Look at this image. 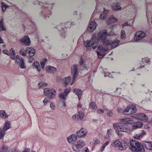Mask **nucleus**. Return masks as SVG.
I'll list each match as a JSON object with an SVG mask.
<instances>
[{
  "instance_id": "1",
  "label": "nucleus",
  "mask_w": 152,
  "mask_h": 152,
  "mask_svg": "<svg viewBox=\"0 0 152 152\" xmlns=\"http://www.w3.org/2000/svg\"><path fill=\"white\" fill-rule=\"evenodd\" d=\"M106 30L100 31L99 33L96 37V36H93L92 39L90 40L84 41V45L87 49L93 48L95 49L97 46L99 41L101 40L102 45H99L98 47L97 53L98 58L101 59L104 57L105 53L104 52L107 51L108 48V45L109 44V42L108 41H105L106 37L108 35Z\"/></svg>"
},
{
  "instance_id": "2",
  "label": "nucleus",
  "mask_w": 152,
  "mask_h": 152,
  "mask_svg": "<svg viewBox=\"0 0 152 152\" xmlns=\"http://www.w3.org/2000/svg\"><path fill=\"white\" fill-rule=\"evenodd\" d=\"M74 24L73 23H71L70 22H68L65 23H61L60 25L57 26L55 28L58 29L59 31H61V36L65 38L66 36L65 29L69 27L70 26H73Z\"/></svg>"
},
{
  "instance_id": "3",
  "label": "nucleus",
  "mask_w": 152,
  "mask_h": 152,
  "mask_svg": "<svg viewBox=\"0 0 152 152\" xmlns=\"http://www.w3.org/2000/svg\"><path fill=\"white\" fill-rule=\"evenodd\" d=\"M114 129L117 131L128 133L130 130L129 127L123 123L114 124L113 125Z\"/></svg>"
},
{
  "instance_id": "4",
  "label": "nucleus",
  "mask_w": 152,
  "mask_h": 152,
  "mask_svg": "<svg viewBox=\"0 0 152 152\" xmlns=\"http://www.w3.org/2000/svg\"><path fill=\"white\" fill-rule=\"evenodd\" d=\"M85 145V142L82 140H80L77 142V144L73 145L72 148L76 152H80L82 151V148Z\"/></svg>"
},
{
  "instance_id": "5",
  "label": "nucleus",
  "mask_w": 152,
  "mask_h": 152,
  "mask_svg": "<svg viewBox=\"0 0 152 152\" xmlns=\"http://www.w3.org/2000/svg\"><path fill=\"white\" fill-rule=\"evenodd\" d=\"M44 93L45 95L48 96L51 99L55 98L56 93V90L53 89H50L46 88L44 89Z\"/></svg>"
},
{
  "instance_id": "6",
  "label": "nucleus",
  "mask_w": 152,
  "mask_h": 152,
  "mask_svg": "<svg viewBox=\"0 0 152 152\" xmlns=\"http://www.w3.org/2000/svg\"><path fill=\"white\" fill-rule=\"evenodd\" d=\"M43 6L45 7L44 10L42 11V13H44L45 18L47 19V16H45L46 15H51L52 12L51 11L49 10L52 8V5L51 4L47 5L46 4H43Z\"/></svg>"
},
{
  "instance_id": "7",
  "label": "nucleus",
  "mask_w": 152,
  "mask_h": 152,
  "mask_svg": "<svg viewBox=\"0 0 152 152\" xmlns=\"http://www.w3.org/2000/svg\"><path fill=\"white\" fill-rule=\"evenodd\" d=\"M78 69L77 65H74L73 66V68L72 69V81L71 84L72 85L75 82V79L77 77Z\"/></svg>"
},
{
  "instance_id": "8",
  "label": "nucleus",
  "mask_w": 152,
  "mask_h": 152,
  "mask_svg": "<svg viewBox=\"0 0 152 152\" xmlns=\"http://www.w3.org/2000/svg\"><path fill=\"white\" fill-rule=\"evenodd\" d=\"M131 116L134 118L141 120L144 122L147 121L148 120V117L144 113H138L136 114L135 116Z\"/></svg>"
},
{
  "instance_id": "9",
  "label": "nucleus",
  "mask_w": 152,
  "mask_h": 152,
  "mask_svg": "<svg viewBox=\"0 0 152 152\" xmlns=\"http://www.w3.org/2000/svg\"><path fill=\"white\" fill-rule=\"evenodd\" d=\"M23 59L20 58L18 55H16V61L20 67L21 69H24L26 68V65Z\"/></svg>"
},
{
  "instance_id": "10",
  "label": "nucleus",
  "mask_w": 152,
  "mask_h": 152,
  "mask_svg": "<svg viewBox=\"0 0 152 152\" xmlns=\"http://www.w3.org/2000/svg\"><path fill=\"white\" fill-rule=\"evenodd\" d=\"M146 36V34L142 31H139L136 32L134 36V39L135 41L140 40L144 38Z\"/></svg>"
},
{
  "instance_id": "11",
  "label": "nucleus",
  "mask_w": 152,
  "mask_h": 152,
  "mask_svg": "<svg viewBox=\"0 0 152 152\" xmlns=\"http://www.w3.org/2000/svg\"><path fill=\"white\" fill-rule=\"evenodd\" d=\"M21 43L26 46H29L31 43L30 39L28 36H25L21 38L19 40Z\"/></svg>"
},
{
  "instance_id": "12",
  "label": "nucleus",
  "mask_w": 152,
  "mask_h": 152,
  "mask_svg": "<svg viewBox=\"0 0 152 152\" xmlns=\"http://www.w3.org/2000/svg\"><path fill=\"white\" fill-rule=\"evenodd\" d=\"M106 37H106V38L104 40L105 41H106V40L108 41H109V42H110L109 45H108L107 47L108 48L107 49V51L108 50V49L109 48V46L110 45V46L111 47V48H114L116 47H117L119 45L118 44H119V43L120 42V41L118 39H115V40H114L112 42L110 43V41H109L108 40L106 39Z\"/></svg>"
},
{
  "instance_id": "13",
  "label": "nucleus",
  "mask_w": 152,
  "mask_h": 152,
  "mask_svg": "<svg viewBox=\"0 0 152 152\" xmlns=\"http://www.w3.org/2000/svg\"><path fill=\"white\" fill-rule=\"evenodd\" d=\"M139 142L135 140H130V145L129 147L130 149L132 151V150L135 151V148L137 146Z\"/></svg>"
},
{
  "instance_id": "14",
  "label": "nucleus",
  "mask_w": 152,
  "mask_h": 152,
  "mask_svg": "<svg viewBox=\"0 0 152 152\" xmlns=\"http://www.w3.org/2000/svg\"><path fill=\"white\" fill-rule=\"evenodd\" d=\"M135 151L132 150L133 152H145V149L143 145L139 142L135 148Z\"/></svg>"
},
{
  "instance_id": "15",
  "label": "nucleus",
  "mask_w": 152,
  "mask_h": 152,
  "mask_svg": "<svg viewBox=\"0 0 152 152\" xmlns=\"http://www.w3.org/2000/svg\"><path fill=\"white\" fill-rule=\"evenodd\" d=\"M87 134L86 131L83 128L81 129L79 131L77 132L76 135L79 137H83L85 136Z\"/></svg>"
},
{
  "instance_id": "16",
  "label": "nucleus",
  "mask_w": 152,
  "mask_h": 152,
  "mask_svg": "<svg viewBox=\"0 0 152 152\" xmlns=\"http://www.w3.org/2000/svg\"><path fill=\"white\" fill-rule=\"evenodd\" d=\"M70 88L66 89L64 90L63 94H60L59 98L63 100H65L66 99V97L67 96L68 94L70 92Z\"/></svg>"
},
{
  "instance_id": "17",
  "label": "nucleus",
  "mask_w": 152,
  "mask_h": 152,
  "mask_svg": "<svg viewBox=\"0 0 152 152\" xmlns=\"http://www.w3.org/2000/svg\"><path fill=\"white\" fill-rule=\"evenodd\" d=\"M26 52L29 54L30 56H33L35 55V50L32 48L27 47L26 49Z\"/></svg>"
},
{
  "instance_id": "18",
  "label": "nucleus",
  "mask_w": 152,
  "mask_h": 152,
  "mask_svg": "<svg viewBox=\"0 0 152 152\" xmlns=\"http://www.w3.org/2000/svg\"><path fill=\"white\" fill-rule=\"evenodd\" d=\"M77 136L76 134L70 135L67 138V140L69 143H73L77 140Z\"/></svg>"
},
{
  "instance_id": "19",
  "label": "nucleus",
  "mask_w": 152,
  "mask_h": 152,
  "mask_svg": "<svg viewBox=\"0 0 152 152\" xmlns=\"http://www.w3.org/2000/svg\"><path fill=\"white\" fill-rule=\"evenodd\" d=\"M128 146V145L127 142L121 140L119 148L121 151H124L126 149Z\"/></svg>"
},
{
  "instance_id": "20",
  "label": "nucleus",
  "mask_w": 152,
  "mask_h": 152,
  "mask_svg": "<svg viewBox=\"0 0 152 152\" xmlns=\"http://www.w3.org/2000/svg\"><path fill=\"white\" fill-rule=\"evenodd\" d=\"M143 125V123L139 121L134 123L133 125L132 131H134L135 129L141 127Z\"/></svg>"
},
{
  "instance_id": "21",
  "label": "nucleus",
  "mask_w": 152,
  "mask_h": 152,
  "mask_svg": "<svg viewBox=\"0 0 152 152\" xmlns=\"http://www.w3.org/2000/svg\"><path fill=\"white\" fill-rule=\"evenodd\" d=\"M133 119L130 118H125L121 120V122L125 124H131L133 122Z\"/></svg>"
},
{
  "instance_id": "22",
  "label": "nucleus",
  "mask_w": 152,
  "mask_h": 152,
  "mask_svg": "<svg viewBox=\"0 0 152 152\" xmlns=\"http://www.w3.org/2000/svg\"><path fill=\"white\" fill-rule=\"evenodd\" d=\"M96 24L95 21L91 22L89 26L88 31H90V32H92L96 28Z\"/></svg>"
},
{
  "instance_id": "23",
  "label": "nucleus",
  "mask_w": 152,
  "mask_h": 152,
  "mask_svg": "<svg viewBox=\"0 0 152 152\" xmlns=\"http://www.w3.org/2000/svg\"><path fill=\"white\" fill-rule=\"evenodd\" d=\"M120 5V4L117 2L114 3L112 5V8L114 10H118L121 8Z\"/></svg>"
},
{
  "instance_id": "24",
  "label": "nucleus",
  "mask_w": 152,
  "mask_h": 152,
  "mask_svg": "<svg viewBox=\"0 0 152 152\" xmlns=\"http://www.w3.org/2000/svg\"><path fill=\"white\" fill-rule=\"evenodd\" d=\"M141 131H142L141 133L136 134L134 135V139L137 140H140V138L142 137L143 136L146 134V133L145 131L142 130Z\"/></svg>"
},
{
  "instance_id": "25",
  "label": "nucleus",
  "mask_w": 152,
  "mask_h": 152,
  "mask_svg": "<svg viewBox=\"0 0 152 152\" xmlns=\"http://www.w3.org/2000/svg\"><path fill=\"white\" fill-rule=\"evenodd\" d=\"M149 59L147 57H145V58H142L141 61L140 63V68H142L145 65V63H148L149 61Z\"/></svg>"
},
{
  "instance_id": "26",
  "label": "nucleus",
  "mask_w": 152,
  "mask_h": 152,
  "mask_svg": "<svg viewBox=\"0 0 152 152\" xmlns=\"http://www.w3.org/2000/svg\"><path fill=\"white\" fill-rule=\"evenodd\" d=\"M109 10H105L104 8V10L103 12V13H101L100 15V19H106L107 17V15L109 13Z\"/></svg>"
},
{
  "instance_id": "27",
  "label": "nucleus",
  "mask_w": 152,
  "mask_h": 152,
  "mask_svg": "<svg viewBox=\"0 0 152 152\" xmlns=\"http://www.w3.org/2000/svg\"><path fill=\"white\" fill-rule=\"evenodd\" d=\"M46 70L48 73H54L56 70V68L53 66H49L46 67Z\"/></svg>"
},
{
  "instance_id": "28",
  "label": "nucleus",
  "mask_w": 152,
  "mask_h": 152,
  "mask_svg": "<svg viewBox=\"0 0 152 152\" xmlns=\"http://www.w3.org/2000/svg\"><path fill=\"white\" fill-rule=\"evenodd\" d=\"M146 149L152 151V142H145L143 143Z\"/></svg>"
},
{
  "instance_id": "29",
  "label": "nucleus",
  "mask_w": 152,
  "mask_h": 152,
  "mask_svg": "<svg viewBox=\"0 0 152 152\" xmlns=\"http://www.w3.org/2000/svg\"><path fill=\"white\" fill-rule=\"evenodd\" d=\"M33 68H36L37 70L40 72L41 71V68L39 63L37 61H34L33 65Z\"/></svg>"
},
{
  "instance_id": "30",
  "label": "nucleus",
  "mask_w": 152,
  "mask_h": 152,
  "mask_svg": "<svg viewBox=\"0 0 152 152\" xmlns=\"http://www.w3.org/2000/svg\"><path fill=\"white\" fill-rule=\"evenodd\" d=\"M123 114L125 115H130L132 114V111L130 110L129 107L128 106L122 112Z\"/></svg>"
},
{
  "instance_id": "31",
  "label": "nucleus",
  "mask_w": 152,
  "mask_h": 152,
  "mask_svg": "<svg viewBox=\"0 0 152 152\" xmlns=\"http://www.w3.org/2000/svg\"><path fill=\"white\" fill-rule=\"evenodd\" d=\"M10 127V121H7L5 123V124L4 126L3 130L4 131H6L7 129H9Z\"/></svg>"
},
{
  "instance_id": "32",
  "label": "nucleus",
  "mask_w": 152,
  "mask_h": 152,
  "mask_svg": "<svg viewBox=\"0 0 152 152\" xmlns=\"http://www.w3.org/2000/svg\"><path fill=\"white\" fill-rule=\"evenodd\" d=\"M71 77H66L63 84L64 86L65 87H66L69 84V82L71 80Z\"/></svg>"
},
{
  "instance_id": "33",
  "label": "nucleus",
  "mask_w": 152,
  "mask_h": 152,
  "mask_svg": "<svg viewBox=\"0 0 152 152\" xmlns=\"http://www.w3.org/2000/svg\"><path fill=\"white\" fill-rule=\"evenodd\" d=\"M117 21L118 19H117L113 17L109 18L107 20V22L109 24H110L117 22Z\"/></svg>"
},
{
  "instance_id": "34",
  "label": "nucleus",
  "mask_w": 152,
  "mask_h": 152,
  "mask_svg": "<svg viewBox=\"0 0 152 152\" xmlns=\"http://www.w3.org/2000/svg\"><path fill=\"white\" fill-rule=\"evenodd\" d=\"M121 141L117 140L112 142V145L113 146L118 147V148L120 146Z\"/></svg>"
},
{
  "instance_id": "35",
  "label": "nucleus",
  "mask_w": 152,
  "mask_h": 152,
  "mask_svg": "<svg viewBox=\"0 0 152 152\" xmlns=\"http://www.w3.org/2000/svg\"><path fill=\"white\" fill-rule=\"evenodd\" d=\"M129 108H130V110L132 111V113H135L137 112V109L136 106L134 104H132L130 105Z\"/></svg>"
},
{
  "instance_id": "36",
  "label": "nucleus",
  "mask_w": 152,
  "mask_h": 152,
  "mask_svg": "<svg viewBox=\"0 0 152 152\" xmlns=\"http://www.w3.org/2000/svg\"><path fill=\"white\" fill-rule=\"evenodd\" d=\"M107 69H104L103 70V71L104 72V77H110L113 78V77L112 76L111 73L108 72H107Z\"/></svg>"
},
{
  "instance_id": "37",
  "label": "nucleus",
  "mask_w": 152,
  "mask_h": 152,
  "mask_svg": "<svg viewBox=\"0 0 152 152\" xmlns=\"http://www.w3.org/2000/svg\"><path fill=\"white\" fill-rule=\"evenodd\" d=\"M0 117L4 118H8V115L7 114H6L4 110H0Z\"/></svg>"
},
{
  "instance_id": "38",
  "label": "nucleus",
  "mask_w": 152,
  "mask_h": 152,
  "mask_svg": "<svg viewBox=\"0 0 152 152\" xmlns=\"http://www.w3.org/2000/svg\"><path fill=\"white\" fill-rule=\"evenodd\" d=\"M10 58L11 59L15 60V51L13 50L12 48H11L10 50Z\"/></svg>"
},
{
  "instance_id": "39",
  "label": "nucleus",
  "mask_w": 152,
  "mask_h": 152,
  "mask_svg": "<svg viewBox=\"0 0 152 152\" xmlns=\"http://www.w3.org/2000/svg\"><path fill=\"white\" fill-rule=\"evenodd\" d=\"M74 93L77 96H80L82 93V91L81 90L78 88H74L73 89Z\"/></svg>"
},
{
  "instance_id": "40",
  "label": "nucleus",
  "mask_w": 152,
  "mask_h": 152,
  "mask_svg": "<svg viewBox=\"0 0 152 152\" xmlns=\"http://www.w3.org/2000/svg\"><path fill=\"white\" fill-rule=\"evenodd\" d=\"M107 134L109 137H111L114 134V131L113 130L110 129L107 130Z\"/></svg>"
},
{
  "instance_id": "41",
  "label": "nucleus",
  "mask_w": 152,
  "mask_h": 152,
  "mask_svg": "<svg viewBox=\"0 0 152 152\" xmlns=\"http://www.w3.org/2000/svg\"><path fill=\"white\" fill-rule=\"evenodd\" d=\"M90 107L92 109L94 110H96L97 109V106L96 104L94 102H92L90 105Z\"/></svg>"
},
{
  "instance_id": "42",
  "label": "nucleus",
  "mask_w": 152,
  "mask_h": 152,
  "mask_svg": "<svg viewBox=\"0 0 152 152\" xmlns=\"http://www.w3.org/2000/svg\"><path fill=\"white\" fill-rule=\"evenodd\" d=\"M109 143V142L108 141H107L104 143L101 147L100 150L101 151H102L105 147Z\"/></svg>"
},
{
  "instance_id": "43",
  "label": "nucleus",
  "mask_w": 152,
  "mask_h": 152,
  "mask_svg": "<svg viewBox=\"0 0 152 152\" xmlns=\"http://www.w3.org/2000/svg\"><path fill=\"white\" fill-rule=\"evenodd\" d=\"M126 37V35L125 32L124 30H122L121 33V39L122 40H124L125 39Z\"/></svg>"
},
{
  "instance_id": "44",
  "label": "nucleus",
  "mask_w": 152,
  "mask_h": 152,
  "mask_svg": "<svg viewBox=\"0 0 152 152\" xmlns=\"http://www.w3.org/2000/svg\"><path fill=\"white\" fill-rule=\"evenodd\" d=\"M78 115L79 119L82 120L84 116V114L83 112L82 111H80L78 112Z\"/></svg>"
},
{
  "instance_id": "45",
  "label": "nucleus",
  "mask_w": 152,
  "mask_h": 152,
  "mask_svg": "<svg viewBox=\"0 0 152 152\" xmlns=\"http://www.w3.org/2000/svg\"><path fill=\"white\" fill-rule=\"evenodd\" d=\"M47 61V59L45 58L41 62V65L42 69H44V68L45 63Z\"/></svg>"
},
{
  "instance_id": "46",
  "label": "nucleus",
  "mask_w": 152,
  "mask_h": 152,
  "mask_svg": "<svg viewBox=\"0 0 152 152\" xmlns=\"http://www.w3.org/2000/svg\"><path fill=\"white\" fill-rule=\"evenodd\" d=\"M0 27L2 31L5 30V28L4 27L3 21L2 20H0Z\"/></svg>"
},
{
  "instance_id": "47",
  "label": "nucleus",
  "mask_w": 152,
  "mask_h": 152,
  "mask_svg": "<svg viewBox=\"0 0 152 152\" xmlns=\"http://www.w3.org/2000/svg\"><path fill=\"white\" fill-rule=\"evenodd\" d=\"M72 118L75 121H77L79 120L78 115L77 114H75L74 115L72 116Z\"/></svg>"
},
{
  "instance_id": "48",
  "label": "nucleus",
  "mask_w": 152,
  "mask_h": 152,
  "mask_svg": "<svg viewBox=\"0 0 152 152\" xmlns=\"http://www.w3.org/2000/svg\"><path fill=\"white\" fill-rule=\"evenodd\" d=\"M9 6L5 4L4 3H2V8L3 12L5 11L6 9Z\"/></svg>"
},
{
  "instance_id": "49",
  "label": "nucleus",
  "mask_w": 152,
  "mask_h": 152,
  "mask_svg": "<svg viewBox=\"0 0 152 152\" xmlns=\"http://www.w3.org/2000/svg\"><path fill=\"white\" fill-rule=\"evenodd\" d=\"M5 132L4 131L1 129H0V139L2 138L5 133Z\"/></svg>"
},
{
  "instance_id": "50",
  "label": "nucleus",
  "mask_w": 152,
  "mask_h": 152,
  "mask_svg": "<svg viewBox=\"0 0 152 152\" xmlns=\"http://www.w3.org/2000/svg\"><path fill=\"white\" fill-rule=\"evenodd\" d=\"M8 148L6 146H3L0 150V152H7Z\"/></svg>"
},
{
  "instance_id": "51",
  "label": "nucleus",
  "mask_w": 152,
  "mask_h": 152,
  "mask_svg": "<svg viewBox=\"0 0 152 152\" xmlns=\"http://www.w3.org/2000/svg\"><path fill=\"white\" fill-rule=\"evenodd\" d=\"M26 53L24 49H22L20 50L19 53L22 56H25L26 55Z\"/></svg>"
},
{
  "instance_id": "52",
  "label": "nucleus",
  "mask_w": 152,
  "mask_h": 152,
  "mask_svg": "<svg viewBox=\"0 0 152 152\" xmlns=\"http://www.w3.org/2000/svg\"><path fill=\"white\" fill-rule=\"evenodd\" d=\"M39 86L41 87H46L47 86L48 84L43 83V82H40L39 84Z\"/></svg>"
},
{
  "instance_id": "53",
  "label": "nucleus",
  "mask_w": 152,
  "mask_h": 152,
  "mask_svg": "<svg viewBox=\"0 0 152 152\" xmlns=\"http://www.w3.org/2000/svg\"><path fill=\"white\" fill-rule=\"evenodd\" d=\"M50 106L51 109L53 110H54L55 109L56 106L55 104L53 102H51L50 103Z\"/></svg>"
},
{
  "instance_id": "54",
  "label": "nucleus",
  "mask_w": 152,
  "mask_h": 152,
  "mask_svg": "<svg viewBox=\"0 0 152 152\" xmlns=\"http://www.w3.org/2000/svg\"><path fill=\"white\" fill-rule=\"evenodd\" d=\"M28 20H29V24H28V25L29 26H33L34 25V23L32 22L31 20L29 18Z\"/></svg>"
},
{
  "instance_id": "55",
  "label": "nucleus",
  "mask_w": 152,
  "mask_h": 152,
  "mask_svg": "<svg viewBox=\"0 0 152 152\" xmlns=\"http://www.w3.org/2000/svg\"><path fill=\"white\" fill-rule=\"evenodd\" d=\"M3 52L5 54H7L8 56L10 55V53L9 51L7 50H4Z\"/></svg>"
},
{
  "instance_id": "56",
  "label": "nucleus",
  "mask_w": 152,
  "mask_h": 152,
  "mask_svg": "<svg viewBox=\"0 0 152 152\" xmlns=\"http://www.w3.org/2000/svg\"><path fill=\"white\" fill-rule=\"evenodd\" d=\"M93 142L94 144H97L99 143L100 141L99 139H95L93 140Z\"/></svg>"
},
{
  "instance_id": "57",
  "label": "nucleus",
  "mask_w": 152,
  "mask_h": 152,
  "mask_svg": "<svg viewBox=\"0 0 152 152\" xmlns=\"http://www.w3.org/2000/svg\"><path fill=\"white\" fill-rule=\"evenodd\" d=\"M121 88H117V89L116 90L115 92L116 93H117V94H120L121 93Z\"/></svg>"
},
{
  "instance_id": "58",
  "label": "nucleus",
  "mask_w": 152,
  "mask_h": 152,
  "mask_svg": "<svg viewBox=\"0 0 152 152\" xmlns=\"http://www.w3.org/2000/svg\"><path fill=\"white\" fill-rule=\"evenodd\" d=\"M107 115L111 117L113 115V112L112 111H110L109 112L107 113Z\"/></svg>"
},
{
  "instance_id": "59",
  "label": "nucleus",
  "mask_w": 152,
  "mask_h": 152,
  "mask_svg": "<svg viewBox=\"0 0 152 152\" xmlns=\"http://www.w3.org/2000/svg\"><path fill=\"white\" fill-rule=\"evenodd\" d=\"M33 56H30L28 57V59L29 62L31 63L32 62L33 60H34V58L32 57Z\"/></svg>"
},
{
  "instance_id": "60",
  "label": "nucleus",
  "mask_w": 152,
  "mask_h": 152,
  "mask_svg": "<svg viewBox=\"0 0 152 152\" xmlns=\"http://www.w3.org/2000/svg\"><path fill=\"white\" fill-rule=\"evenodd\" d=\"M130 25L127 22H125L123 25L122 26V27H123L124 26H129Z\"/></svg>"
},
{
  "instance_id": "61",
  "label": "nucleus",
  "mask_w": 152,
  "mask_h": 152,
  "mask_svg": "<svg viewBox=\"0 0 152 152\" xmlns=\"http://www.w3.org/2000/svg\"><path fill=\"white\" fill-rule=\"evenodd\" d=\"M98 113L99 114H102L103 113L104 111L102 110L99 109L98 110Z\"/></svg>"
},
{
  "instance_id": "62",
  "label": "nucleus",
  "mask_w": 152,
  "mask_h": 152,
  "mask_svg": "<svg viewBox=\"0 0 152 152\" xmlns=\"http://www.w3.org/2000/svg\"><path fill=\"white\" fill-rule=\"evenodd\" d=\"M117 131V132H116V134H117L120 137H121V136H122V134L121 133H120V132H119L118 131Z\"/></svg>"
},
{
  "instance_id": "63",
  "label": "nucleus",
  "mask_w": 152,
  "mask_h": 152,
  "mask_svg": "<svg viewBox=\"0 0 152 152\" xmlns=\"http://www.w3.org/2000/svg\"><path fill=\"white\" fill-rule=\"evenodd\" d=\"M30 149L28 148H26L23 152H30Z\"/></svg>"
},
{
  "instance_id": "64",
  "label": "nucleus",
  "mask_w": 152,
  "mask_h": 152,
  "mask_svg": "<svg viewBox=\"0 0 152 152\" xmlns=\"http://www.w3.org/2000/svg\"><path fill=\"white\" fill-rule=\"evenodd\" d=\"M83 152H89L88 149L87 147L85 148V149L83 150Z\"/></svg>"
}]
</instances>
